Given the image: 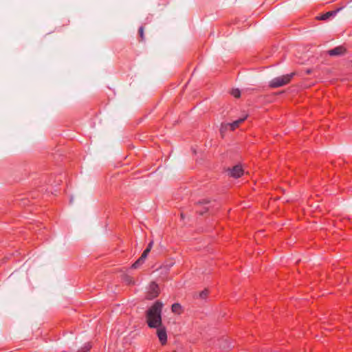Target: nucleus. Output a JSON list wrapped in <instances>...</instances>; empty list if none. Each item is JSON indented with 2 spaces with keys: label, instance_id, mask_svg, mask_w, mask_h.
<instances>
[{
  "label": "nucleus",
  "instance_id": "obj_1",
  "mask_svg": "<svg viewBox=\"0 0 352 352\" xmlns=\"http://www.w3.org/2000/svg\"><path fill=\"white\" fill-rule=\"evenodd\" d=\"M163 303L155 301L146 311V323L150 328H157L162 325V309Z\"/></svg>",
  "mask_w": 352,
  "mask_h": 352
},
{
  "label": "nucleus",
  "instance_id": "obj_2",
  "mask_svg": "<svg viewBox=\"0 0 352 352\" xmlns=\"http://www.w3.org/2000/svg\"><path fill=\"white\" fill-rule=\"evenodd\" d=\"M294 75V74L292 73L289 74H286L274 78L272 80H270V82H269V86L271 88H278L283 87L288 84L291 81Z\"/></svg>",
  "mask_w": 352,
  "mask_h": 352
},
{
  "label": "nucleus",
  "instance_id": "obj_3",
  "mask_svg": "<svg viewBox=\"0 0 352 352\" xmlns=\"http://www.w3.org/2000/svg\"><path fill=\"white\" fill-rule=\"evenodd\" d=\"M160 294V287L159 285L154 281L151 282L148 288L147 292L146 293L145 298L147 300H153L157 298Z\"/></svg>",
  "mask_w": 352,
  "mask_h": 352
},
{
  "label": "nucleus",
  "instance_id": "obj_4",
  "mask_svg": "<svg viewBox=\"0 0 352 352\" xmlns=\"http://www.w3.org/2000/svg\"><path fill=\"white\" fill-rule=\"evenodd\" d=\"M157 329V336L162 345H165L167 342L166 329L164 326L161 325Z\"/></svg>",
  "mask_w": 352,
  "mask_h": 352
},
{
  "label": "nucleus",
  "instance_id": "obj_5",
  "mask_svg": "<svg viewBox=\"0 0 352 352\" xmlns=\"http://www.w3.org/2000/svg\"><path fill=\"white\" fill-rule=\"evenodd\" d=\"M228 171L229 175L234 178H239L243 175V169L242 166L239 164L228 169Z\"/></svg>",
  "mask_w": 352,
  "mask_h": 352
},
{
  "label": "nucleus",
  "instance_id": "obj_6",
  "mask_svg": "<svg viewBox=\"0 0 352 352\" xmlns=\"http://www.w3.org/2000/svg\"><path fill=\"white\" fill-rule=\"evenodd\" d=\"M346 50L342 46H338L328 51V54L331 56H340L344 54Z\"/></svg>",
  "mask_w": 352,
  "mask_h": 352
},
{
  "label": "nucleus",
  "instance_id": "obj_7",
  "mask_svg": "<svg viewBox=\"0 0 352 352\" xmlns=\"http://www.w3.org/2000/svg\"><path fill=\"white\" fill-rule=\"evenodd\" d=\"M342 8H338L337 10H332V11H329V12H327L323 14H322L321 16H318V19L319 20H327L328 19H329L331 16H334L336 15V14L341 10Z\"/></svg>",
  "mask_w": 352,
  "mask_h": 352
},
{
  "label": "nucleus",
  "instance_id": "obj_8",
  "mask_svg": "<svg viewBox=\"0 0 352 352\" xmlns=\"http://www.w3.org/2000/svg\"><path fill=\"white\" fill-rule=\"evenodd\" d=\"M247 117L248 116H245L243 118H239V119L234 121L231 124H230V129L232 130V131L235 130L237 127H239L240 124H241L247 118Z\"/></svg>",
  "mask_w": 352,
  "mask_h": 352
},
{
  "label": "nucleus",
  "instance_id": "obj_9",
  "mask_svg": "<svg viewBox=\"0 0 352 352\" xmlns=\"http://www.w3.org/2000/svg\"><path fill=\"white\" fill-rule=\"evenodd\" d=\"M171 311L177 314L182 313V306L179 303H174L172 305Z\"/></svg>",
  "mask_w": 352,
  "mask_h": 352
},
{
  "label": "nucleus",
  "instance_id": "obj_10",
  "mask_svg": "<svg viewBox=\"0 0 352 352\" xmlns=\"http://www.w3.org/2000/svg\"><path fill=\"white\" fill-rule=\"evenodd\" d=\"M145 259L141 256L131 265V268L137 269L144 263Z\"/></svg>",
  "mask_w": 352,
  "mask_h": 352
},
{
  "label": "nucleus",
  "instance_id": "obj_11",
  "mask_svg": "<svg viewBox=\"0 0 352 352\" xmlns=\"http://www.w3.org/2000/svg\"><path fill=\"white\" fill-rule=\"evenodd\" d=\"M230 94L236 98H239L241 96V91L239 89H233Z\"/></svg>",
  "mask_w": 352,
  "mask_h": 352
},
{
  "label": "nucleus",
  "instance_id": "obj_12",
  "mask_svg": "<svg viewBox=\"0 0 352 352\" xmlns=\"http://www.w3.org/2000/svg\"><path fill=\"white\" fill-rule=\"evenodd\" d=\"M91 348V345L89 343H86L80 350L79 352H89Z\"/></svg>",
  "mask_w": 352,
  "mask_h": 352
},
{
  "label": "nucleus",
  "instance_id": "obj_13",
  "mask_svg": "<svg viewBox=\"0 0 352 352\" xmlns=\"http://www.w3.org/2000/svg\"><path fill=\"white\" fill-rule=\"evenodd\" d=\"M138 33L140 37L141 41H144V28L141 26L138 30Z\"/></svg>",
  "mask_w": 352,
  "mask_h": 352
},
{
  "label": "nucleus",
  "instance_id": "obj_14",
  "mask_svg": "<svg viewBox=\"0 0 352 352\" xmlns=\"http://www.w3.org/2000/svg\"><path fill=\"white\" fill-rule=\"evenodd\" d=\"M149 252H150L149 249H146H146L144 250V252H142V255H141V257H142V258H144V259H146Z\"/></svg>",
  "mask_w": 352,
  "mask_h": 352
},
{
  "label": "nucleus",
  "instance_id": "obj_15",
  "mask_svg": "<svg viewBox=\"0 0 352 352\" xmlns=\"http://www.w3.org/2000/svg\"><path fill=\"white\" fill-rule=\"evenodd\" d=\"M208 294V290L205 289V290L202 291L201 292H200L199 297L201 298H205L207 296Z\"/></svg>",
  "mask_w": 352,
  "mask_h": 352
},
{
  "label": "nucleus",
  "instance_id": "obj_16",
  "mask_svg": "<svg viewBox=\"0 0 352 352\" xmlns=\"http://www.w3.org/2000/svg\"><path fill=\"white\" fill-rule=\"evenodd\" d=\"M153 241H151L148 244V246L146 248V249H149V250L151 251L152 247H153Z\"/></svg>",
  "mask_w": 352,
  "mask_h": 352
},
{
  "label": "nucleus",
  "instance_id": "obj_17",
  "mask_svg": "<svg viewBox=\"0 0 352 352\" xmlns=\"http://www.w3.org/2000/svg\"><path fill=\"white\" fill-rule=\"evenodd\" d=\"M207 210H208V208H206L205 209V210H204V211H202V210L199 211V213L200 214H204Z\"/></svg>",
  "mask_w": 352,
  "mask_h": 352
},
{
  "label": "nucleus",
  "instance_id": "obj_18",
  "mask_svg": "<svg viewBox=\"0 0 352 352\" xmlns=\"http://www.w3.org/2000/svg\"><path fill=\"white\" fill-rule=\"evenodd\" d=\"M307 74H310V71L309 70H307Z\"/></svg>",
  "mask_w": 352,
  "mask_h": 352
}]
</instances>
